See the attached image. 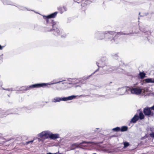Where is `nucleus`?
Returning a JSON list of instances; mask_svg holds the SVG:
<instances>
[{
    "label": "nucleus",
    "mask_w": 154,
    "mask_h": 154,
    "mask_svg": "<svg viewBox=\"0 0 154 154\" xmlns=\"http://www.w3.org/2000/svg\"><path fill=\"white\" fill-rule=\"evenodd\" d=\"M66 35H65V36H63V35H62L61 36V37H66Z\"/></svg>",
    "instance_id": "obj_42"
},
{
    "label": "nucleus",
    "mask_w": 154,
    "mask_h": 154,
    "mask_svg": "<svg viewBox=\"0 0 154 154\" xmlns=\"http://www.w3.org/2000/svg\"><path fill=\"white\" fill-rule=\"evenodd\" d=\"M24 109L25 111H26L27 112H29L30 110V109H28L27 107H25V108H23Z\"/></svg>",
    "instance_id": "obj_33"
},
{
    "label": "nucleus",
    "mask_w": 154,
    "mask_h": 154,
    "mask_svg": "<svg viewBox=\"0 0 154 154\" xmlns=\"http://www.w3.org/2000/svg\"><path fill=\"white\" fill-rule=\"evenodd\" d=\"M3 55L4 54H2L0 55V60H2L3 59Z\"/></svg>",
    "instance_id": "obj_35"
},
{
    "label": "nucleus",
    "mask_w": 154,
    "mask_h": 154,
    "mask_svg": "<svg viewBox=\"0 0 154 154\" xmlns=\"http://www.w3.org/2000/svg\"><path fill=\"white\" fill-rule=\"evenodd\" d=\"M138 120V115L137 113L134 115L133 118L131 119L130 122L131 123H135Z\"/></svg>",
    "instance_id": "obj_20"
},
{
    "label": "nucleus",
    "mask_w": 154,
    "mask_h": 154,
    "mask_svg": "<svg viewBox=\"0 0 154 154\" xmlns=\"http://www.w3.org/2000/svg\"><path fill=\"white\" fill-rule=\"evenodd\" d=\"M96 129H99V128H96Z\"/></svg>",
    "instance_id": "obj_44"
},
{
    "label": "nucleus",
    "mask_w": 154,
    "mask_h": 154,
    "mask_svg": "<svg viewBox=\"0 0 154 154\" xmlns=\"http://www.w3.org/2000/svg\"><path fill=\"white\" fill-rule=\"evenodd\" d=\"M61 81H63L62 82H61L62 83V85H64V84H67L68 83V82H65V81H64L65 80H62V79L60 78Z\"/></svg>",
    "instance_id": "obj_32"
},
{
    "label": "nucleus",
    "mask_w": 154,
    "mask_h": 154,
    "mask_svg": "<svg viewBox=\"0 0 154 154\" xmlns=\"http://www.w3.org/2000/svg\"><path fill=\"white\" fill-rule=\"evenodd\" d=\"M151 109L149 107H146L144 108L143 112L145 116H154V113L151 111Z\"/></svg>",
    "instance_id": "obj_11"
},
{
    "label": "nucleus",
    "mask_w": 154,
    "mask_h": 154,
    "mask_svg": "<svg viewBox=\"0 0 154 154\" xmlns=\"http://www.w3.org/2000/svg\"><path fill=\"white\" fill-rule=\"evenodd\" d=\"M58 10L60 11V13L62 14L64 12L66 11L67 10V8L66 7L63 6L62 7H59Z\"/></svg>",
    "instance_id": "obj_24"
},
{
    "label": "nucleus",
    "mask_w": 154,
    "mask_h": 154,
    "mask_svg": "<svg viewBox=\"0 0 154 154\" xmlns=\"http://www.w3.org/2000/svg\"><path fill=\"white\" fill-rule=\"evenodd\" d=\"M46 32H52L53 34L55 36L60 35L61 32L57 27L56 23L51 21L49 25H47L45 28Z\"/></svg>",
    "instance_id": "obj_3"
},
{
    "label": "nucleus",
    "mask_w": 154,
    "mask_h": 154,
    "mask_svg": "<svg viewBox=\"0 0 154 154\" xmlns=\"http://www.w3.org/2000/svg\"><path fill=\"white\" fill-rule=\"evenodd\" d=\"M82 95L79 96L78 95H72L69 96L67 97H56L53 98L52 100V102L56 103V102H59L61 101H66L68 100H70L75 99L77 97H81Z\"/></svg>",
    "instance_id": "obj_5"
},
{
    "label": "nucleus",
    "mask_w": 154,
    "mask_h": 154,
    "mask_svg": "<svg viewBox=\"0 0 154 154\" xmlns=\"http://www.w3.org/2000/svg\"><path fill=\"white\" fill-rule=\"evenodd\" d=\"M115 33L114 31H105L104 32L97 31L94 34L95 37L98 39L102 40L104 38H110L108 37L109 35H112Z\"/></svg>",
    "instance_id": "obj_4"
},
{
    "label": "nucleus",
    "mask_w": 154,
    "mask_h": 154,
    "mask_svg": "<svg viewBox=\"0 0 154 154\" xmlns=\"http://www.w3.org/2000/svg\"><path fill=\"white\" fill-rule=\"evenodd\" d=\"M124 148H125L128 146L129 145V143L125 142L124 143Z\"/></svg>",
    "instance_id": "obj_31"
},
{
    "label": "nucleus",
    "mask_w": 154,
    "mask_h": 154,
    "mask_svg": "<svg viewBox=\"0 0 154 154\" xmlns=\"http://www.w3.org/2000/svg\"><path fill=\"white\" fill-rule=\"evenodd\" d=\"M57 153H52L51 152H49L48 153H47V154H57Z\"/></svg>",
    "instance_id": "obj_39"
},
{
    "label": "nucleus",
    "mask_w": 154,
    "mask_h": 154,
    "mask_svg": "<svg viewBox=\"0 0 154 154\" xmlns=\"http://www.w3.org/2000/svg\"><path fill=\"white\" fill-rule=\"evenodd\" d=\"M33 141V140H32L30 141H27L26 142V144H28L29 143H32Z\"/></svg>",
    "instance_id": "obj_36"
},
{
    "label": "nucleus",
    "mask_w": 154,
    "mask_h": 154,
    "mask_svg": "<svg viewBox=\"0 0 154 154\" xmlns=\"http://www.w3.org/2000/svg\"><path fill=\"white\" fill-rule=\"evenodd\" d=\"M60 134L57 133L53 134L52 133L51 131L50 132L49 136V138L55 140L57 138H60Z\"/></svg>",
    "instance_id": "obj_16"
},
{
    "label": "nucleus",
    "mask_w": 154,
    "mask_h": 154,
    "mask_svg": "<svg viewBox=\"0 0 154 154\" xmlns=\"http://www.w3.org/2000/svg\"><path fill=\"white\" fill-rule=\"evenodd\" d=\"M144 81L146 83H154V78H149L145 79Z\"/></svg>",
    "instance_id": "obj_23"
},
{
    "label": "nucleus",
    "mask_w": 154,
    "mask_h": 154,
    "mask_svg": "<svg viewBox=\"0 0 154 154\" xmlns=\"http://www.w3.org/2000/svg\"><path fill=\"white\" fill-rule=\"evenodd\" d=\"M115 33L114 34L112 35V36L111 35H109L108 37H109V38H106V40H110L111 42L112 43L114 42H116V39L115 37L117 35H129L130 34H132L133 33H134L135 32L133 33V32H130L129 33H125V32H115Z\"/></svg>",
    "instance_id": "obj_7"
},
{
    "label": "nucleus",
    "mask_w": 154,
    "mask_h": 154,
    "mask_svg": "<svg viewBox=\"0 0 154 154\" xmlns=\"http://www.w3.org/2000/svg\"><path fill=\"white\" fill-rule=\"evenodd\" d=\"M132 88L129 87H126L122 88L120 90L121 91H123V93L121 94V95L126 94H132Z\"/></svg>",
    "instance_id": "obj_12"
},
{
    "label": "nucleus",
    "mask_w": 154,
    "mask_h": 154,
    "mask_svg": "<svg viewBox=\"0 0 154 154\" xmlns=\"http://www.w3.org/2000/svg\"><path fill=\"white\" fill-rule=\"evenodd\" d=\"M132 94L138 95L141 94L142 90L140 88H132Z\"/></svg>",
    "instance_id": "obj_19"
},
{
    "label": "nucleus",
    "mask_w": 154,
    "mask_h": 154,
    "mask_svg": "<svg viewBox=\"0 0 154 154\" xmlns=\"http://www.w3.org/2000/svg\"><path fill=\"white\" fill-rule=\"evenodd\" d=\"M4 47V46H2L0 45V50H2L3 49V48Z\"/></svg>",
    "instance_id": "obj_37"
},
{
    "label": "nucleus",
    "mask_w": 154,
    "mask_h": 154,
    "mask_svg": "<svg viewBox=\"0 0 154 154\" xmlns=\"http://www.w3.org/2000/svg\"><path fill=\"white\" fill-rule=\"evenodd\" d=\"M40 88L39 84V83H37L29 86L21 87L19 88V91H27L34 88Z\"/></svg>",
    "instance_id": "obj_9"
},
{
    "label": "nucleus",
    "mask_w": 154,
    "mask_h": 154,
    "mask_svg": "<svg viewBox=\"0 0 154 154\" xmlns=\"http://www.w3.org/2000/svg\"><path fill=\"white\" fill-rule=\"evenodd\" d=\"M22 109L20 108L17 109L16 108L13 109H10L8 110L6 112V114H4L5 113L4 111L1 110L0 109V117H3L6 115L11 114H19L20 112L19 111H21Z\"/></svg>",
    "instance_id": "obj_6"
},
{
    "label": "nucleus",
    "mask_w": 154,
    "mask_h": 154,
    "mask_svg": "<svg viewBox=\"0 0 154 154\" xmlns=\"http://www.w3.org/2000/svg\"><path fill=\"white\" fill-rule=\"evenodd\" d=\"M103 95H101V97H103Z\"/></svg>",
    "instance_id": "obj_45"
},
{
    "label": "nucleus",
    "mask_w": 154,
    "mask_h": 154,
    "mask_svg": "<svg viewBox=\"0 0 154 154\" xmlns=\"http://www.w3.org/2000/svg\"><path fill=\"white\" fill-rule=\"evenodd\" d=\"M99 70V69H97L94 72L92 73L91 75H90L89 76H83V77L82 78H79L78 79H77V81L78 82V83H82L84 84V81L85 80H86L88 79H89V78L91 76L94 74L96 72H97Z\"/></svg>",
    "instance_id": "obj_13"
},
{
    "label": "nucleus",
    "mask_w": 154,
    "mask_h": 154,
    "mask_svg": "<svg viewBox=\"0 0 154 154\" xmlns=\"http://www.w3.org/2000/svg\"><path fill=\"white\" fill-rule=\"evenodd\" d=\"M150 136L153 138H154V132H152L149 134Z\"/></svg>",
    "instance_id": "obj_34"
},
{
    "label": "nucleus",
    "mask_w": 154,
    "mask_h": 154,
    "mask_svg": "<svg viewBox=\"0 0 154 154\" xmlns=\"http://www.w3.org/2000/svg\"><path fill=\"white\" fill-rule=\"evenodd\" d=\"M5 5H15V3L9 0H0Z\"/></svg>",
    "instance_id": "obj_17"
},
{
    "label": "nucleus",
    "mask_w": 154,
    "mask_h": 154,
    "mask_svg": "<svg viewBox=\"0 0 154 154\" xmlns=\"http://www.w3.org/2000/svg\"><path fill=\"white\" fill-rule=\"evenodd\" d=\"M63 81H61L60 78L58 79H54L51 82L48 83H39L40 87L44 88L47 86L48 87V85H53L62 82Z\"/></svg>",
    "instance_id": "obj_8"
},
{
    "label": "nucleus",
    "mask_w": 154,
    "mask_h": 154,
    "mask_svg": "<svg viewBox=\"0 0 154 154\" xmlns=\"http://www.w3.org/2000/svg\"><path fill=\"white\" fill-rule=\"evenodd\" d=\"M128 129V127L126 126H122L120 128V131L122 132H124L127 131Z\"/></svg>",
    "instance_id": "obj_28"
},
{
    "label": "nucleus",
    "mask_w": 154,
    "mask_h": 154,
    "mask_svg": "<svg viewBox=\"0 0 154 154\" xmlns=\"http://www.w3.org/2000/svg\"><path fill=\"white\" fill-rule=\"evenodd\" d=\"M74 2H77V3H79V2H76V1H75V0H74Z\"/></svg>",
    "instance_id": "obj_43"
},
{
    "label": "nucleus",
    "mask_w": 154,
    "mask_h": 154,
    "mask_svg": "<svg viewBox=\"0 0 154 154\" xmlns=\"http://www.w3.org/2000/svg\"><path fill=\"white\" fill-rule=\"evenodd\" d=\"M1 87L2 88V89L9 91H14V90L13 89V88H4L2 87V86Z\"/></svg>",
    "instance_id": "obj_29"
},
{
    "label": "nucleus",
    "mask_w": 154,
    "mask_h": 154,
    "mask_svg": "<svg viewBox=\"0 0 154 154\" xmlns=\"http://www.w3.org/2000/svg\"><path fill=\"white\" fill-rule=\"evenodd\" d=\"M50 131L48 130L43 131L39 134L38 136L41 138L45 137L46 138H48Z\"/></svg>",
    "instance_id": "obj_14"
},
{
    "label": "nucleus",
    "mask_w": 154,
    "mask_h": 154,
    "mask_svg": "<svg viewBox=\"0 0 154 154\" xmlns=\"http://www.w3.org/2000/svg\"><path fill=\"white\" fill-rule=\"evenodd\" d=\"M144 116L143 115V113L142 112H140L139 114V116H138V118L140 120H142L144 119Z\"/></svg>",
    "instance_id": "obj_26"
},
{
    "label": "nucleus",
    "mask_w": 154,
    "mask_h": 154,
    "mask_svg": "<svg viewBox=\"0 0 154 154\" xmlns=\"http://www.w3.org/2000/svg\"><path fill=\"white\" fill-rule=\"evenodd\" d=\"M15 5H14V6L17 7V8H18L19 9L21 10H27L28 11H33V10H30L29 9H27V8L24 7H23V6H20V5H15Z\"/></svg>",
    "instance_id": "obj_22"
},
{
    "label": "nucleus",
    "mask_w": 154,
    "mask_h": 154,
    "mask_svg": "<svg viewBox=\"0 0 154 154\" xmlns=\"http://www.w3.org/2000/svg\"><path fill=\"white\" fill-rule=\"evenodd\" d=\"M120 128L119 127H117L115 128H114L112 129V131H120Z\"/></svg>",
    "instance_id": "obj_30"
},
{
    "label": "nucleus",
    "mask_w": 154,
    "mask_h": 154,
    "mask_svg": "<svg viewBox=\"0 0 154 154\" xmlns=\"http://www.w3.org/2000/svg\"><path fill=\"white\" fill-rule=\"evenodd\" d=\"M121 88H120V91L121 92V93L120 94V95H121V94H122V93H123V91H121V90L120 89H121Z\"/></svg>",
    "instance_id": "obj_40"
},
{
    "label": "nucleus",
    "mask_w": 154,
    "mask_h": 154,
    "mask_svg": "<svg viewBox=\"0 0 154 154\" xmlns=\"http://www.w3.org/2000/svg\"><path fill=\"white\" fill-rule=\"evenodd\" d=\"M88 143V142L83 141L79 143H74L72 145V147L74 149L81 146H86Z\"/></svg>",
    "instance_id": "obj_15"
},
{
    "label": "nucleus",
    "mask_w": 154,
    "mask_h": 154,
    "mask_svg": "<svg viewBox=\"0 0 154 154\" xmlns=\"http://www.w3.org/2000/svg\"><path fill=\"white\" fill-rule=\"evenodd\" d=\"M142 32H143L144 33L145 39L146 40H148L149 41V42H150L149 38V36L151 35L150 32L149 31H146V32H145L143 31H142Z\"/></svg>",
    "instance_id": "obj_18"
},
{
    "label": "nucleus",
    "mask_w": 154,
    "mask_h": 154,
    "mask_svg": "<svg viewBox=\"0 0 154 154\" xmlns=\"http://www.w3.org/2000/svg\"><path fill=\"white\" fill-rule=\"evenodd\" d=\"M8 96L9 97V95H8Z\"/></svg>",
    "instance_id": "obj_47"
},
{
    "label": "nucleus",
    "mask_w": 154,
    "mask_h": 154,
    "mask_svg": "<svg viewBox=\"0 0 154 154\" xmlns=\"http://www.w3.org/2000/svg\"><path fill=\"white\" fill-rule=\"evenodd\" d=\"M57 12H55L53 13H52L47 16H43V18L44 19L46 20L47 25H49L51 22H49V19L54 18L55 17L57 16ZM52 20H51V22Z\"/></svg>",
    "instance_id": "obj_10"
},
{
    "label": "nucleus",
    "mask_w": 154,
    "mask_h": 154,
    "mask_svg": "<svg viewBox=\"0 0 154 154\" xmlns=\"http://www.w3.org/2000/svg\"><path fill=\"white\" fill-rule=\"evenodd\" d=\"M150 130L151 131H152L153 130H152V128H150Z\"/></svg>",
    "instance_id": "obj_41"
},
{
    "label": "nucleus",
    "mask_w": 154,
    "mask_h": 154,
    "mask_svg": "<svg viewBox=\"0 0 154 154\" xmlns=\"http://www.w3.org/2000/svg\"><path fill=\"white\" fill-rule=\"evenodd\" d=\"M139 75L140 79H143L146 77V74L144 72H140L139 73Z\"/></svg>",
    "instance_id": "obj_27"
},
{
    "label": "nucleus",
    "mask_w": 154,
    "mask_h": 154,
    "mask_svg": "<svg viewBox=\"0 0 154 154\" xmlns=\"http://www.w3.org/2000/svg\"><path fill=\"white\" fill-rule=\"evenodd\" d=\"M150 108L151 110H154V105L151 107H150Z\"/></svg>",
    "instance_id": "obj_38"
},
{
    "label": "nucleus",
    "mask_w": 154,
    "mask_h": 154,
    "mask_svg": "<svg viewBox=\"0 0 154 154\" xmlns=\"http://www.w3.org/2000/svg\"><path fill=\"white\" fill-rule=\"evenodd\" d=\"M96 63L98 67V69H99L100 67L103 68L106 66V68L101 72V74H109L117 69V67H110L107 66L108 59L106 57H102L99 60L96 62Z\"/></svg>",
    "instance_id": "obj_1"
},
{
    "label": "nucleus",
    "mask_w": 154,
    "mask_h": 154,
    "mask_svg": "<svg viewBox=\"0 0 154 154\" xmlns=\"http://www.w3.org/2000/svg\"><path fill=\"white\" fill-rule=\"evenodd\" d=\"M91 2V0H82L81 6L82 7H85L87 5L90 4Z\"/></svg>",
    "instance_id": "obj_21"
},
{
    "label": "nucleus",
    "mask_w": 154,
    "mask_h": 154,
    "mask_svg": "<svg viewBox=\"0 0 154 154\" xmlns=\"http://www.w3.org/2000/svg\"><path fill=\"white\" fill-rule=\"evenodd\" d=\"M64 81H65V82H68V83L66 85H65L63 86H60L59 85H56V90L62 91L69 88L70 87L68 86V84L76 85L78 84V82L77 81V79L75 78L72 79L70 78H67Z\"/></svg>",
    "instance_id": "obj_2"
},
{
    "label": "nucleus",
    "mask_w": 154,
    "mask_h": 154,
    "mask_svg": "<svg viewBox=\"0 0 154 154\" xmlns=\"http://www.w3.org/2000/svg\"><path fill=\"white\" fill-rule=\"evenodd\" d=\"M140 14V13H139V15Z\"/></svg>",
    "instance_id": "obj_46"
},
{
    "label": "nucleus",
    "mask_w": 154,
    "mask_h": 154,
    "mask_svg": "<svg viewBox=\"0 0 154 154\" xmlns=\"http://www.w3.org/2000/svg\"><path fill=\"white\" fill-rule=\"evenodd\" d=\"M112 56L113 59L116 60H119L120 59V57L117 53L112 54Z\"/></svg>",
    "instance_id": "obj_25"
}]
</instances>
